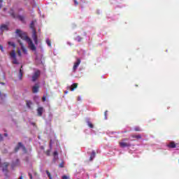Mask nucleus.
<instances>
[{
    "mask_svg": "<svg viewBox=\"0 0 179 179\" xmlns=\"http://www.w3.org/2000/svg\"><path fill=\"white\" fill-rule=\"evenodd\" d=\"M0 85H2V86H5V83H0ZM0 96H1V91H0Z\"/></svg>",
    "mask_w": 179,
    "mask_h": 179,
    "instance_id": "obj_39",
    "label": "nucleus"
},
{
    "mask_svg": "<svg viewBox=\"0 0 179 179\" xmlns=\"http://www.w3.org/2000/svg\"><path fill=\"white\" fill-rule=\"evenodd\" d=\"M10 15H11L12 17H16V15L12 9L10 10Z\"/></svg>",
    "mask_w": 179,
    "mask_h": 179,
    "instance_id": "obj_22",
    "label": "nucleus"
},
{
    "mask_svg": "<svg viewBox=\"0 0 179 179\" xmlns=\"http://www.w3.org/2000/svg\"><path fill=\"white\" fill-rule=\"evenodd\" d=\"M41 71L40 70H37L34 72V75L32 76V82H36L37 79H38V76H40Z\"/></svg>",
    "mask_w": 179,
    "mask_h": 179,
    "instance_id": "obj_6",
    "label": "nucleus"
},
{
    "mask_svg": "<svg viewBox=\"0 0 179 179\" xmlns=\"http://www.w3.org/2000/svg\"><path fill=\"white\" fill-rule=\"evenodd\" d=\"M46 174H47L48 177L49 178V179H52V176H51V173H50V171H46Z\"/></svg>",
    "mask_w": 179,
    "mask_h": 179,
    "instance_id": "obj_24",
    "label": "nucleus"
},
{
    "mask_svg": "<svg viewBox=\"0 0 179 179\" xmlns=\"http://www.w3.org/2000/svg\"><path fill=\"white\" fill-rule=\"evenodd\" d=\"M53 155H54V156H58V152L55 151Z\"/></svg>",
    "mask_w": 179,
    "mask_h": 179,
    "instance_id": "obj_38",
    "label": "nucleus"
},
{
    "mask_svg": "<svg viewBox=\"0 0 179 179\" xmlns=\"http://www.w3.org/2000/svg\"><path fill=\"white\" fill-rule=\"evenodd\" d=\"M22 68H23V66H21V68L20 69V79L22 80V78H23V71H22Z\"/></svg>",
    "mask_w": 179,
    "mask_h": 179,
    "instance_id": "obj_20",
    "label": "nucleus"
},
{
    "mask_svg": "<svg viewBox=\"0 0 179 179\" xmlns=\"http://www.w3.org/2000/svg\"><path fill=\"white\" fill-rule=\"evenodd\" d=\"M77 87L78 83H73L71 87H69V89H70L71 92H73V90H75V89H76Z\"/></svg>",
    "mask_w": 179,
    "mask_h": 179,
    "instance_id": "obj_13",
    "label": "nucleus"
},
{
    "mask_svg": "<svg viewBox=\"0 0 179 179\" xmlns=\"http://www.w3.org/2000/svg\"><path fill=\"white\" fill-rule=\"evenodd\" d=\"M3 153H8V150H5L3 151Z\"/></svg>",
    "mask_w": 179,
    "mask_h": 179,
    "instance_id": "obj_42",
    "label": "nucleus"
},
{
    "mask_svg": "<svg viewBox=\"0 0 179 179\" xmlns=\"http://www.w3.org/2000/svg\"><path fill=\"white\" fill-rule=\"evenodd\" d=\"M50 148H51V146H52V140H50Z\"/></svg>",
    "mask_w": 179,
    "mask_h": 179,
    "instance_id": "obj_41",
    "label": "nucleus"
},
{
    "mask_svg": "<svg viewBox=\"0 0 179 179\" xmlns=\"http://www.w3.org/2000/svg\"><path fill=\"white\" fill-rule=\"evenodd\" d=\"M0 50L3 52V46H2V45H0Z\"/></svg>",
    "mask_w": 179,
    "mask_h": 179,
    "instance_id": "obj_36",
    "label": "nucleus"
},
{
    "mask_svg": "<svg viewBox=\"0 0 179 179\" xmlns=\"http://www.w3.org/2000/svg\"><path fill=\"white\" fill-rule=\"evenodd\" d=\"M0 29L1 30V31H3L4 30H8V25L2 24L0 27Z\"/></svg>",
    "mask_w": 179,
    "mask_h": 179,
    "instance_id": "obj_19",
    "label": "nucleus"
},
{
    "mask_svg": "<svg viewBox=\"0 0 179 179\" xmlns=\"http://www.w3.org/2000/svg\"><path fill=\"white\" fill-rule=\"evenodd\" d=\"M22 148V150H24V152L26 153L27 151H26V147L23 145V143L19 142L17 145V146L15 148L14 151L15 152H19V150Z\"/></svg>",
    "mask_w": 179,
    "mask_h": 179,
    "instance_id": "obj_3",
    "label": "nucleus"
},
{
    "mask_svg": "<svg viewBox=\"0 0 179 179\" xmlns=\"http://www.w3.org/2000/svg\"><path fill=\"white\" fill-rule=\"evenodd\" d=\"M17 163H19V159H17Z\"/></svg>",
    "mask_w": 179,
    "mask_h": 179,
    "instance_id": "obj_48",
    "label": "nucleus"
},
{
    "mask_svg": "<svg viewBox=\"0 0 179 179\" xmlns=\"http://www.w3.org/2000/svg\"><path fill=\"white\" fill-rule=\"evenodd\" d=\"M19 179H23V176H21Z\"/></svg>",
    "mask_w": 179,
    "mask_h": 179,
    "instance_id": "obj_45",
    "label": "nucleus"
},
{
    "mask_svg": "<svg viewBox=\"0 0 179 179\" xmlns=\"http://www.w3.org/2000/svg\"><path fill=\"white\" fill-rule=\"evenodd\" d=\"M27 43H28V46L29 47L30 50H31L32 51H36V50H37V48L36 47L31 39H30Z\"/></svg>",
    "mask_w": 179,
    "mask_h": 179,
    "instance_id": "obj_5",
    "label": "nucleus"
},
{
    "mask_svg": "<svg viewBox=\"0 0 179 179\" xmlns=\"http://www.w3.org/2000/svg\"><path fill=\"white\" fill-rule=\"evenodd\" d=\"M34 100H36V97H34Z\"/></svg>",
    "mask_w": 179,
    "mask_h": 179,
    "instance_id": "obj_49",
    "label": "nucleus"
},
{
    "mask_svg": "<svg viewBox=\"0 0 179 179\" xmlns=\"http://www.w3.org/2000/svg\"><path fill=\"white\" fill-rule=\"evenodd\" d=\"M36 22H37V21L36 20H34L31 21V22L30 24V28L32 29V31L36 30V29L34 28V24H36Z\"/></svg>",
    "mask_w": 179,
    "mask_h": 179,
    "instance_id": "obj_14",
    "label": "nucleus"
},
{
    "mask_svg": "<svg viewBox=\"0 0 179 179\" xmlns=\"http://www.w3.org/2000/svg\"><path fill=\"white\" fill-rule=\"evenodd\" d=\"M80 65V59H77L76 62L74 63V65L73 66V72H76L78 69V67Z\"/></svg>",
    "mask_w": 179,
    "mask_h": 179,
    "instance_id": "obj_8",
    "label": "nucleus"
},
{
    "mask_svg": "<svg viewBox=\"0 0 179 179\" xmlns=\"http://www.w3.org/2000/svg\"><path fill=\"white\" fill-rule=\"evenodd\" d=\"M28 176H29L30 179H33V176L31 175V173H29Z\"/></svg>",
    "mask_w": 179,
    "mask_h": 179,
    "instance_id": "obj_37",
    "label": "nucleus"
},
{
    "mask_svg": "<svg viewBox=\"0 0 179 179\" xmlns=\"http://www.w3.org/2000/svg\"><path fill=\"white\" fill-rule=\"evenodd\" d=\"M64 94H68V91H65V92H64Z\"/></svg>",
    "mask_w": 179,
    "mask_h": 179,
    "instance_id": "obj_43",
    "label": "nucleus"
},
{
    "mask_svg": "<svg viewBox=\"0 0 179 179\" xmlns=\"http://www.w3.org/2000/svg\"><path fill=\"white\" fill-rule=\"evenodd\" d=\"M62 179H69V177H68L67 176H63L62 177Z\"/></svg>",
    "mask_w": 179,
    "mask_h": 179,
    "instance_id": "obj_32",
    "label": "nucleus"
},
{
    "mask_svg": "<svg viewBox=\"0 0 179 179\" xmlns=\"http://www.w3.org/2000/svg\"><path fill=\"white\" fill-rule=\"evenodd\" d=\"M125 141H128V139L124 138L122 142L119 143L120 148H129L131 146V143H125Z\"/></svg>",
    "mask_w": 179,
    "mask_h": 179,
    "instance_id": "obj_4",
    "label": "nucleus"
},
{
    "mask_svg": "<svg viewBox=\"0 0 179 179\" xmlns=\"http://www.w3.org/2000/svg\"><path fill=\"white\" fill-rule=\"evenodd\" d=\"M17 55L18 57H22V52H20V50H17Z\"/></svg>",
    "mask_w": 179,
    "mask_h": 179,
    "instance_id": "obj_31",
    "label": "nucleus"
},
{
    "mask_svg": "<svg viewBox=\"0 0 179 179\" xmlns=\"http://www.w3.org/2000/svg\"><path fill=\"white\" fill-rule=\"evenodd\" d=\"M2 2H3V0H0V3H2Z\"/></svg>",
    "mask_w": 179,
    "mask_h": 179,
    "instance_id": "obj_46",
    "label": "nucleus"
},
{
    "mask_svg": "<svg viewBox=\"0 0 179 179\" xmlns=\"http://www.w3.org/2000/svg\"><path fill=\"white\" fill-rule=\"evenodd\" d=\"M8 45H12V47H14V48L16 47V45L14 43L8 42Z\"/></svg>",
    "mask_w": 179,
    "mask_h": 179,
    "instance_id": "obj_27",
    "label": "nucleus"
},
{
    "mask_svg": "<svg viewBox=\"0 0 179 179\" xmlns=\"http://www.w3.org/2000/svg\"><path fill=\"white\" fill-rule=\"evenodd\" d=\"M131 138H135L136 139H142V136L141 134H131Z\"/></svg>",
    "mask_w": 179,
    "mask_h": 179,
    "instance_id": "obj_17",
    "label": "nucleus"
},
{
    "mask_svg": "<svg viewBox=\"0 0 179 179\" xmlns=\"http://www.w3.org/2000/svg\"><path fill=\"white\" fill-rule=\"evenodd\" d=\"M32 38L35 44H38V40L37 38V32L36 31V29H34V31H32Z\"/></svg>",
    "mask_w": 179,
    "mask_h": 179,
    "instance_id": "obj_7",
    "label": "nucleus"
},
{
    "mask_svg": "<svg viewBox=\"0 0 179 179\" xmlns=\"http://www.w3.org/2000/svg\"><path fill=\"white\" fill-rule=\"evenodd\" d=\"M88 127H90V128H93V124L91 122L88 123Z\"/></svg>",
    "mask_w": 179,
    "mask_h": 179,
    "instance_id": "obj_33",
    "label": "nucleus"
},
{
    "mask_svg": "<svg viewBox=\"0 0 179 179\" xmlns=\"http://www.w3.org/2000/svg\"><path fill=\"white\" fill-rule=\"evenodd\" d=\"M17 17H18L19 20H20L22 22H24V16H23V15H18Z\"/></svg>",
    "mask_w": 179,
    "mask_h": 179,
    "instance_id": "obj_21",
    "label": "nucleus"
},
{
    "mask_svg": "<svg viewBox=\"0 0 179 179\" xmlns=\"http://www.w3.org/2000/svg\"><path fill=\"white\" fill-rule=\"evenodd\" d=\"M168 148H171V149L176 148V143H174V142H171V143L168 145Z\"/></svg>",
    "mask_w": 179,
    "mask_h": 179,
    "instance_id": "obj_16",
    "label": "nucleus"
},
{
    "mask_svg": "<svg viewBox=\"0 0 179 179\" xmlns=\"http://www.w3.org/2000/svg\"><path fill=\"white\" fill-rule=\"evenodd\" d=\"M26 105L28 108H31V106H33V102L30 100H27Z\"/></svg>",
    "mask_w": 179,
    "mask_h": 179,
    "instance_id": "obj_15",
    "label": "nucleus"
},
{
    "mask_svg": "<svg viewBox=\"0 0 179 179\" xmlns=\"http://www.w3.org/2000/svg\"><path fill=\"white\" fill-rule=\"evenodd\" d=\"M105 118H107V110L104 112Z\"/></svg>",
    "mask_w": 179,
    "mask_h": 179,
    "instance_id": "obj_40",
    "label": "nucleus"
},
{
    "mask_svg": "<svg viewBox=\"0 0 179 179\" xmlns=\"http://www.w3.org/2000/svg\"><path fill=\"white\" fill-rule=\"evenodd\" d=\"M8 166H9V163H8V162H4L3 164H2L1 167L3 169L2 170H3V172L8 171Z\"/></svg>",
    "mask_w": 179,
    "mask_h": 179,
    "instance_id": "obj_11",
    "label": "nucleus"
},
{
    "mask_svg": "<svg viewBox=\"0 0 179 179\" xmlns=\"http://www.w3.org/2000/svg\"><path fill=\"white\" fill-rule=\"evenodd\" d=\"M43 113H44V108L38 107L37 108L38 117H42L43 116Z\"/></svg>",
    "mask_w": 179,
    "mask_h": 179,
    "instance_id": "obj_9",
    "label": "nucleus"
},
{
    "mask_svg": "<svg viewBox=\"0 0 179 179\" xmlns=\"http://www.w3.org/2000/svg\"><path fill=\"white\" fill-rule=\"evenodd\" d=\"M59 167L64 169V162H62L60 164H59Z\"/></svg>",
    "mask_w": 179,
    "mask_h": 179,
    "instance_id": "obj_29",
    "label": "nucleus"
},
{
    "mask_svg": "<svg viewBox=\"0 0 179 179\" xmlns=\"http://www.w3.org/2000/svg\"><path fill=\"white\" fill-rule=\"evenodd\" d=\"M96 157V152H94V150L92 151L90 157V162H92V160H93V159Z\"/></svg>",
    "mask_w": 179,
    "mask_h": 179,
    "instance_id": "obj_18",
    "label": "nucleus"
},
{
    "mask_svg": "<svg viewBox=\"0 0 179 179\" xmlns=\"http://www.w3.org/2000/svg\"><path fill=\"white\" fill-rule=\"evenodd\" d=\"M50 153H51V150H48L46 151V155H47V156H50Z\"/></svg>",
    "mask_w": 179,
    "mask_h": 179,
    "instance_id": "obj_28",
    "label": "nucleus"
},
{
    "mask_svg": "<svg viewBox=\"0 0 179 179\" xmlns=\"http://www.w3.org/2000/svg\"><path fill=\"white\" fill-rule=\"evenodd\" d=\"M0 167H1V159H0Z\"/></svg>",
    "mask_w": 179,
    "mask_h": 179,
    "instance_id": "obj_47",
    "label": "nucleus"
},
{
    "mask_svg": "<svg viewBox=\"0 0 179 179\" xmlns=\"http://www.w3.org/2000/svg\"><path fill=\"white\" fill-rule=\"evenodd\" d=\"M82 40H83V38L80 36H77L76 38V41H78V43H80V41H82Z\"/></svg>",
    "mask_w": 179,
    "mask_h": 179,
    "instance_id": "obj_23",
    "label": "nucleus"
},
{
    "mask_svg": "<svg viewBox=\"0 0 179 179\" xmlns=\"http://www.w3.org/2000/svg\"><path fill=\"white\" fill-rule=\"evenodd\" d=\"M47 100V96H43L42 97V101H45Z\"/></svg>",
    "mask_w": 179,
    "mask_h": 179,
    "instance_id": "obj_35",
    "label": "nucleus"
},
{
    "mask_svg": "<svg viewBox=\"0 0 179 179\" xmlns=\"http://www.w3.org/2000/svg\"><path fill=\"white\" fill-rule=\"evenodd\" d=\"M10 57L13 59V64H14L15 65H19V62H17V59L16 58V52L15 51V50H12L10 52Z\"/></svg>",
    "mask_w": 179,
    "mask_h": 179,
    "instance_id": "obj_2",
    "label": "nucleus"
},
{
    "mask_svg": "<svg viewBox=\"0 0 179 179\" xmlns=\"http://www.w3.org/2000/svg\"><path fill=\"white\" fill-rule=\"evenodd\" d=\"M15 33L20 37V38H22V40H24V41H27V43L30 40V38L27 36V34L22 31L20 29H16Z\"/></svg>",
    "mask_w": 179,
    "mask_h": 179,
    "instance_id": "obj_1",
    "label": "nucleus"
},
{
    "mask_svg": "<svg viewBox=\"0 0 179 179\" xmlns=\"http://www.w3.org/2000/svg\"><path fill=\"white\" fill-rule=\"evenodd\" d=\"M74 1V5H76V6H78V5H79V3L78 2V1L76 0H73Z\"/></svg>",
    "mask_w": 179,
    "mask_h": 179,
    "instance_id": "obj_30",
    "label": "nucleus"
},
{
    "mask_svg": "<svg viewBox=\"0 0 179 179\" xmlns=\"http://www.w3.org/2000/svg\"><path fill=\"white\" fill-rule=\"evenodd\" d=\"M18 43H20V45L21 46V50L22 51V52H24V54H27V49H26L24 48V46L23 45V43H22V41H18Z\"/></svg>",
    "mask_w": 179,
    "mask_h": 179,
    "instance_id": "obj_10",
    "label": "nucleus"
},
{
    "mask_svg": "<svg viewBox=\"0 0 179 179\" xmlns=\"http://www.w3.org/2000/svg\"><path fill=\"white\" fill-rule=\"evenodd\" d=\"M4 136H8V134L5 133Z\"/></svg>",
    "mask_w": 179,
    "mask_h": 179,
    "instance_id": "obj_44",
    "label": "nucleus"
},
{
    "mask_svg": "<svg viewBox=\"0 0 179 179\" xmlns=\"http://www.w3.org/2000/svg\"><path fill=\"white\" fill-rule=\"evenodd\" d=\"M46 43L48 44V47H51V41H50V39H46Z\"/></svg>",
    "mask_w": 179,
    "mask_h": 179,
    "instance_id": "obj_26",
    "label": "nucleus"
},
{
    "mask_svg": "<svg viewBox=\"0 0 179 179\" xmlns=\"http://www.w3.org/2000/svg\"><path fill=\"white\" fill-rule=\"evenodd\" d=\"M134 131H136V132L141 131V127H134Z\"/></svg>",
    "mask_w": 179,
    "mask_h": 179,
    "instance_id": "obj_25",
    "label": "nucleus"
},
{
    "mask_svg": "<svg viewBox=\"0 0 179 179\" xmlns=\"http://www.w3.org/2000/svg\"><path fill=\"white\" fill-rule=\"evenodd\" d=\"M38 84H36L32 87V93H38V89H39Z\"/></svg>",
    "mask_w": 179,
    "mask_h": 179,
    "instance_id": "obj_12",
    "label": "nucleus"
},
{
    "mask_svg": "<svg viewBox=\"0 0 179 179\" xmlns=\"http://www.w3.org/2000/svg\"><path fill=\"white\" fill-rule=\"evenodd\" d=\"M3 141V136H2V134H0V142H2Z\"/></svg>",
    "mask_w": 179,
    "mask_h": 179,
    "instance_id": "obj_34",
    "label": "nucleus"
}]
</instances>
